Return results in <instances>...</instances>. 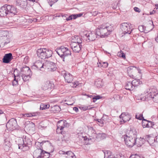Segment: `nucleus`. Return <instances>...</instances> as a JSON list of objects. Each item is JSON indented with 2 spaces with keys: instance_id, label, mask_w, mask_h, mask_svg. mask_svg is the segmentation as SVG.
I'll use <instances>...</instances> for the list:
<instances>
[{
  "instance_id": "a878e982",
  "label": "nucleus",
  "mask_w": 158,
  "mask_h": 158,
  "mask_svg": "<svg viewBox=\"0 0 158 158\" xmlns=\"http://www.w3.org/2000/svg\"><path fill=\"white\" fill-rule=\"evenodd\" d=\"M106 134L104 133L96 134L93 140L94 141L95 140L99 141L101 140L104 139L106 138Z\"/></svg>"
},
{
  "instance_id": "c756f323",
  "label": "nucleus",
  "mask_w": 158,
  "mask_h": 158,
  "mask_svg": "<svg viewBox=\"0 0 158 158\" xmlns=\"http://www.w3.org/2000/svg\"><path fill=\"white\" fill-rule=\"evenodd\" d=\"M145 139L141 138L139 139H137L136 144L138 147H140L142 146L143 144Z\"/></svg>"
},
{
  "instance_id": "dca6fc26",
  "label": "nucleus",
  "mask_w": 158,
  "mask_h": 158,
  "mask_svg": "<svg viewBox=\"0 0 158 158\" xmlns=\"http://www.w3.org/2000/svg\"><path fill=\"white\" fill-rule=\"evenodd\" d=\"M85 35L87 37L88 40L91 41L94 40L97 38V34L96 32L95 33L94 31L87 32L85 31L84 32Z\"/></svg>"
},
{
  "instance_id": "473e14b6",
  "label": "nucleus",
  "mask_w": 158,
  "mask_h": 158,
  "mask_svg": "<svg viewBox=\"0 0 158 158\" xmlns=\"http://www.w3.org/2000/svg\"><path fill=\"white\" fill-rule=\"evenodd\" d=\"M131 82L134 88L135 87L138 86L142 83V82L140 81L139 79L134 80Z\"/></svg>"
},
{
  "instance_id": "6ab92c4d",
  "label": "nucleus",
  "mask_w": 158,
  "mask_h": 158,
  "mask_svg": "<svg viewBox=\"0 0 158 158\" xmlns=\"http://www.w3.org/2000/svg\"><path fill=\"white\" fill-rule=\"evenodd\" d=\"M82 45L80 44L72 43L71 44V48L75 53H79L81 51Z\"/></svg>"
},
{
  "instance_id": "5701e85b",
  "label": "nucleus",
  "mask_w": 158,
  "mask_h": 158,
  "mask_svg": "<svg viewBox=\"0 0 158 158\" xmlns=\"http://www.w3.org/2000/svg\"><path fill=\"white\" fill-rule=\"evenodd\" d=\"M64 77L65 81L68 83H71L73 80V76L70 73L68 72H65L64 75Z\"/></svg>"
},
{
  "instance_id": "37998d69",
  "label": "nucleus",
  "mask_w": 158,
  "mask_h": 158,
  "mask_svg": "<svg viewBox=\"0 0 158 158\" xmlns=\"http://www.w3.org/2000/svg\"><path fill=\"white\" fill-rule=\"evenodd\" d=\"M80 108L83 111H86L88 110H90L93 108H94L93 107H91L90 106H84L83 107H80Z\"/></svg>"
},
{
  "instance_id": "20e7f679",
  "label": "nucleus",
  "mask_w": 158,
  "mask_h": 158,
  "mask_svg": "<svg viewBox=\"0 0 158 158\" xmlns=\"http://www.w3.org/2000/svg\"><path fill=\"white\" fill-rule=\"evenodd\" d=\"M112 29V26L110 25L108 26L106 24H104L99 26L95 31L97 35L103 38L110 35Z\"/></svg>"
},
{
  "instance_id": "6e6552de",
  "label": "nucleus",
  "mask_w": 158,
  "mask_h": 158,
  "mask_svg": "<svg viewBox=\"0 0 158 158\" xmlns=\"http://www.w3.org/2000/svg\"><path fill=\"white\" fill-rule=\"evenodd\" d=\"M18 125L16 119L14 118L10 119L6 125V127L8 130L13 131L17 128Z\"/></svg>"
},
{
  "instance_id": "69168bd1",
  "label": "nucleus",
  "mask_w": 158,
  "mask_h": 158,
  "mask_svg": "<svg viewBox=\"0 0 158 158\" xmlns=\"http://www.w3.org/2000/svg\"><path fill=\"white\" fill-rule=\"evenodd\" d=\"M155 138V142H156L158 143V135L156 136Z\"/></svg>"
},
{
  "instance_id": "603ef678",
  "label": "nucleus",
  "mask_w": 158,
  "mask_h": 158,
  "mask_svg": "<svg viewBox=\"0 0 158 158\" xmlns=\"http://www.w3.org/2000/svg\"><path fill=\"white\" fill-rule=\"evenodd\" d=\"M100 65H102L101 67L103 68H106L108 66V64L107 62H104L102 63H99Z\"/></svg>"
},
{
  "instance_id": "3c124183",
  "label": "nucleus",
  "mask_w": 158,
  "mask_h": 158,
  "mask_svg": "<svg viewBox=\"0 0 158 158\" xmlns=\"http://www.w3.org/2000/svg\"><path fill=\"white\" fill-rule=\"evenodd\" d=\"M63 129L59 128L58 127H57V128L56 130V132L57 134H62V130Z\"/></svg>"
},
{
  "instance_id": "2eb2a0df",
  "label": "nucleus",
  "mask_w": 158,
  "mask_h": 158,
  "mask_svg": "<svg viewBox=\"0 0 158 158\" xmlns=\"http://www.w3.org/2000/svg\"><path fill=\"white\" fill-rule=\"evenodd\" d=\"M23 141L24 148L23 149H24L25 151L28 150L32 144V139L28 137H26Z\"/></svg>"
},
{
  "instance_id": "4be33fe9",
  "label": "nucleus",
  "mask_w": 158,
  "mask_h": 158,
  "mask_svg": "<svg viewBox=\"0 0 158 158\" xmlns=\"http://www.w3.org/2000/svg\"><path fill=\"white\" fill-rule=\"evenodd\" d=\"M69 126V124L67 121L64 120H60L57 123V127L61 128H63L65 127Z\"/></svg>"
},
{
  "instance_id": "bf43d9fd",
  "label": "nucleus",
  "mask_w": 158,
  "mask_h": 158,
  "mask_svg": "<svg viewBox=\"0 0 158 158\" xmlns=\"http://www.w3.org/2000/svg\"><path fill=\"white\" fill-rule=\"evenodd\" d=\"M134 10L136 12H139L140 11V9L139 8L136 7H135L134 8Z\"/></svg>"
},
{
  "instance_id": "49530a36",
  "label": "nucleus",
  "mask_w": 158,
  "mask_h": 158,
  "mask_svg": "<svg viewBox=\"0 0 158 158\" xmlns=\"http://www.w3.org/2000/svg\"><path fill=\"white\" fill-rule=\"evenodd\" d=\"M58 1V0H47L48 2L51 6H52L53 4L56 2Z\"/></svg>"
},
{
  "instance_id": "f704fd0d",
  "label": "nucleus",
  "mask_w": 158,
  "mask_h": 158,
  "mask_svg": "<svg viewBox=\"0 0 158 158\" xmlns=\"http://www.w3.org/2000/svg\"><path fill=\"white\" fill-rule=\"evenodd\" d=\"M142 125L143 128L148 127V121L143 119L142 121Z\"/></svg>"
},
{
  "instance_id": "e2e57ef3",
  "label": "nucleus",
  "mask_w": 158,
  "mask_h": 158,
  "mask_svg": "<svg viewBox=\"0 0 158 158\" xmlns=\"http://www.w3.org/2000/svg\"><path fill=\"white\" fill-rule=\"evenodd\" d=\"M74 110L76 112H77L78 111V109L76 107H74L73 108Z\"/></svg>"
},
{
  "instance_id": "ea45409f",
  "label": "nucleus",
  "mask_w": 158,
  "mask_h": 158,
  "mask_svg": "<svg viewBox=\"0 0 158 158\" xmlns=\"http://www.w3.org/2000/svg\"><path fill=\"white\" fill-rule=\"evenodd\" d=\"M154 98H153V102L158 103V93H156V92L154 93Z\"/></svg>"
},
{
  "instance_id": "bb28decb",
  "label": "nucleus",
  "mask_w": 158,
  "mask_h": 158,
  "mask_svg": "<svg viewBox=\"0 0 158 158\" xmlns=\"http://www.w3.org/2000/svg\"><path fill=\"white\" fill-rule=\"evenodd\" d=\"M83 15V13H80L77 14H73L69 16L67 18H66V20L67 21H69L72 20L73 19H76L78 17H80Z\"/></svg>"
},
{
  "instance_id": "2f4dec72",
  "label": "nucleus",
  "mask_w": 158,
  "mask_h": 158,
  "mask_svg": "<svg viewBox=\"0 0 158 158\" xmlns=\"http://www.w3.org/2000/svg\"><path fill=\"white\" fill-rule=\"evenodd\" d=\"M65 157L67 158H76V156L73 152L71 151H68L66 152Z\"/></svg>"
},
{
  "instance_id": "f03ea898",
  "label": "nucleus",
  "mask_w": 158,
  "mask_h": 158,
  "mask_svg": "<svg viewBox=\"0 0 158 158\" xmlns=\"http://www.w3.org/2000/svg\"><path fill=\"white\" fill-rule=\"evenodd\" d=\"M17 13V9L13 6L6 4L0 8V15L4 17L8 15L12 17Z\"/></svg>"
},
{
  "instance_id": "c85d7f7f",
  "label": "nucleus",
  "mask_w": 158,
  "mask_h": 158,
  "mask_svg": "<svg viewBox=\"0 0 158 158\" xmlns=\"http://www.w3.org/2000/svg\"><path fill=\"white\" fill-rule=\"evenodd\" d=\"M46 150H48V152H46L43 149V152H42V154H41V158H48L50 156V153L52 152L53 151V150L51 151L48 150V149Z\"/></svg>"
},
{
  "instance_id": "864d4df0",
  "label": "nucleus",
  "mask_w": 158,
  "mask_h": 158,
  "mask_svg": "<svg viewBox=\"0 0 158 158\" xmlns=\"http://www.w3.org/2000/svg\"><path fill=\"white\" fill-rule=\"evenodd\" d=\"M19 79L17 78V80H16L15 77H14V80L12 82V84L13 85H16L18 84V80Z\"/></svg>"
},
{
  "instance_id": "6e6d98bb",
  "label": "nucleus",
  "mask_w": 158,
  "mask_h": 158,
  "mask_svg": "<svg viewBox=\"0 0 158 158\" xmlns=\"http://www.w3.org/2000/svg\"><path fill=\"white\" fill-rule=\"evenodd\" d=\"M62 16H63V14H55L54 15L53 18H56V17H60Z\"/></svg>"
},
{
  "instance_id": "4c0bfd02",
  "label": "nucleus",
  "mask_w": 158,
  "mask_h": 158,
  "mask_svg": "<svg viewBox=\"0 0 158 158\" xmlns=\"http://www.w3.org/2000/svg\"><path fill=\"white\" fill-rule=\"evenodd\" d=\"M49 107V105L42 104L40 106V110H43L48 108Z\"/></svg>"
},
{
  "instance_id": "cd10ccee",
  "label": "nucleus",
  "mask_w": 158,
  "mask_h": 158,
  "mask_svg": "<svg viewBox=\"0 0 158 158\" xmlns=\"http://www.w3.org/2000/svg\"><path fill=\"white\" fill-rule=\"evenodd\" d=\"M145 140H146L150 145H152L155 142L154 137L150 135H146L145 138Z\"/></svg>"
},
{
  "instance_id": "72a5a7b5",
  "label": "nucleus",
  "mask_w": 158,
  "mask_h": 158,
  "mask_svg": "<svg viewBox=\"0 0 158 158\" xmlns=\"http://www.w3.org/2000/svg\"><path fill=\"white\" fill-rule=\"evenodd\" d=\"M21 77L20 72L19 71V70L17 69H15L14 71V77L16 78V77H18L19 78H20Z\"/></svg>"
},
{
  "instance_id": "1a4fd4ad",
  "label": "nucleus",
  "mask_w": 158,
  "mask_h": 158,
  "mask_svg": "<svg viewBox=\"0 0 158 158\" xmlns=\"http://www.w3.org/2000/svg\"><path fill=\"white\" fill-rule=\"evenodd\" d=\"M156 90L154 89H148L145 91V94L148 93V94L145 96V100L147 101H153V98L154 95V93Z\"/></svg>"
},
{
  "instance_id": "ddd939ff",
  "label": "nucleus",
  "mask_w": 158,
  "mask_h": 158,
  "mask_svg": "<svg viewBox=\"0 0 158 158\" xmlns=\"http://www.w3.org/2000/svg\"><path fill=\"white\" fill-rule=\"evenodd\" d=\"M54 87L53 83L49 81H47L43 82L41 85V89L44 90H51Z\"/></svg>"
},
{
  "instance_id": "09e8293b",
  "label": "nucleus",
  "mask_w": 158,
  "mask_h": 158,
  "mask_svg": "<svg viewBox=\"0 0 158 158\" xmlns=\"http://www.w3.org/2000/svg\"><path fill=\"white\" fill-rule=\"evenodd\" d=\"M52 109L54 111H60V108L58 106H54L52 107Z\"/></svg>"
},
{
  "instance_id": "f8f14e48",
  "label": "nucleus",
  "mask_w": 158,
  "mask_h": 158,
  "mask_svg": "<svg viewBox=\"0 0 158 158\" xmlns=\"http://www.w3.org/2000/svg\"><path fill=\"white\" fill-rule=\"evenodd\" d=\"M8 34V32L7 31L0 30V40L1 41V44H2L5 45L8 44L7 35Z\"/></svg>"
},
{
  "instance_id": "9d476101",
  "label": "nucleus",
  "mask_w": 158,
  "mask_h": 158,
  "mask_svg": "<svg viewBox=\"0 0 158 158\" xmlns=\"http://www.w3.org/2000/svg\"><path fill=\"white\" fill-rule=\"evenodd\" d=\"M45 63H42L40 60L36 61L31 66V68L32 69H39L42 71H44Z\"/></svg>"
},
{
  "instance_id": "052dcab7",
  "label": "nucleus",
  "mask_w": 158,
  "mask_h": 158,
  "mask_svg": "<svg viewBox=\"0 0 158 158\" xmlns=\"http://www.w3.org/2000/svg\"><path fill=\"white\" fill-rule=\"evenodd\" d=\"M66 152H64L62 150H60L59 152V153L60 154H65L66 155Z\"/></svg>"
},
{
  "instance_id": "680f3d73",
  "label": "nucleus",
  "mask_w": 158,
  "mask_h": 158,
  "mask_svg": "<svg viewBox=\"0 0 158 158\" xmlns=\"http://www.w3.org/2000/svg\"><path fill=\"white\" fill-rule=\"evenodd\" d=\"M92 15H93L95 16L98 14V11H95L94 12H92Z\"/></svg>"
},
{
  "instance_id": "c03bdc74",
  "label": "nucleus",
  "mask_w": 158,
  "mask_h": 158,
  "mask_svg": "<svg viewBox=\"0 0 158 158\" xmlns=\"http://www.w3.org/2000/svg\"><path fill=\"white\" fill-rule=\"evenodd\" d=\"M138 29L141 32H145V27L143 25L139 26L138 27Z\"/></svg>"
},
{
  "instance_id": "f257e3e1",
  "label": "nucleus",
  "mask_w": 158,
  "mask_h": 158,
  "mask_svg": "<svg viewBox=\"0 0 158 158\" xmlns=\"http://www.w3.org/2000/svg\"><path fill=\"white\" fill-rule=\"evenodd\" d=\"M17 13V9L13 6L6 4L0 8V15L4 17L8 15L12 17Z\"/></svg>"
},
{
  "instance_id": "39448f33",
  "label": "nucleus",
  "mask_w": 158,
  "mask_h": 158,
  "mask_svg": "<svg viewBox=\"0 0 158 158\" xmlns=\"http://www.w3.org/2000/svg\"><path fill=\"white\" fill-rule=\"evenodd\" d=\"M35 146L37 148L33 152V156L35 158H41L43 149H46V147L52 148L49 143L48 142L43 141L40 143L37 142L35 143Z\"/></svg>"
},
{
  "instance_id": "de8ad7c7",
  "label": "nucleus",
  "mask_w": 158,
  "mask_h": 158,
  "mask_svg": "<svg viewBox=\"0 0 158 158\" xmlns=\"http://www.w3.org/2000/svg\"><path fill=\"white\" fill-rule=\"evenodd\" d=\"M82 38H81L79 36H77V41L73 43L76 44V43H78V44H81L82 43V41L81 40Z\"/></svg>"
},
{
  "instance_id": "7ed1b4c3",
  "label": "nucleus",
  "mask_w": 158,
  "mask_h": 158,
  "mask_svg": "<svg viewBox=\"0 0 158 158\" xmlns=\"http://www.w3.org/2000/svg\"><path fill=\"white\" fill-rule=\"evenodd\" d=\"M125 143L127 146L132 147L136 144L137 132L135 130H130L128 135H124Z\"/></svg>"
},
{
  "instance_id": "58836bf2",
  "label": "nucleus",
  "mask_w": 158,
  "mask_h": 158,
  "mask_svg": "<svg viewBox=\"0 0 158 158\" xmlns=\"http://www.w3.org/2000/svg\"><path fill=\"white\" fill-rule=\"evenodd\" d=\"M104 119V117H103L101 119H98L96 121L99 123H98L99 125L101 127H102L103 125V120Z\"/></svg>"
},
{
  "instance_id": "4468645a",
  "label": "nucleus",
  "mask_w": 158,
  "mask_h": 158,
  "mask_svg": "<svg viewBox=\"0 0 158 158\" xmlns=\"http://www.w3.org/2000/svg\"><path fill=\"white\" fill-rule=\"evenodd\" d=\"M120 28L123 31V33L124 34H129L132 30H131L130 31V26L127 23H123L121 24L120 25Z\"/></svg>"
},
{
  "instance_id": "423d86ee",
  "label": "nucleus",
  "mask_w": 158,
  "mask_h": 158,
  "mask_svg": "<svg viewBox=\"0 0 158 158\" xmlns=\"http://www.w3.org/2000/svg\"><path fill=\"white\" fill-rule=\"evenodd\" d=\"M56 52L64 61H67V57L71 55L70 50L68 48L64 46H61L59 48L56 49Z\"/></svg>"
},
{
  "instance_id": "8fccbe9b",
  "label": "nucleus",
  "mask_w": 158,
  "mask_h": 158,
  "mask_svg": "<svg viewBox=\"0 0 158 158\" xmlns=\"http://www.w3.org/2000/svg\"><path fill=\"white\" fill-rule=\"evenodd\" d=\"M102 98V97L99 95L95 96L94 97H93L92 100L93 102H95L97 100L99 99Z\"/></svg>"
},
{
  "instance_id": "79ce46f5",
  "label": "nucleus",
  "mask_w": 158,
  "mask_h": 158,
  "mask_svg": "<svg viewBox=\"0 0 158 158\" xmlns=\"http://www.w3.org/2000/svg\"><path fill=\"white\" fill-rule=\"evenodd\" d=\"M135 117L136 118L140 120H142V121L143 120V119H145L144 118L143 116V114H139L138 115V114H136L135 115Z\"/></svg>"
},
{
  "instance_id": "0e129e2a",
  "label": "nucleus",
  "mask_w": 158,
  "mask_h": 158,
  "mask_svg": "<svg viewBox=\"0 0 158 158\" xmlns=\"http://www.w3.org/2000/svg\"><path fill=\"white\" fill-rule=\"evenodd\" d=\"M67 16H68V15L66 14H65L64 15H63V16H61L63 18V19H66V18H67Z\"/></svg>"
},
{
  "instance_id": "b1692460",
  "label": "nucleus",
  "mask_w": 158,
  "mask_h": 158,
  "mask_svg": "<svg viewBox=\"0 0 158 158\" xmlns=\"http://www.w3.org/2000/svg\"><path fill=\"white\" fill-rule=\"evenodd\" d=\"M12 59V55L11 53L6 54L2 59L3 62L4 63H9Z\"/></svg>"
},
{
  "instance_id": "774afa93",
  "label": "nucleus",
  "mask_w": 158,
  "mask_h": 158,
  "mask_svg": "<svg viewBox=\"0 0 158 158\" xmlns=\"http://www.w3.org/2000/svg\"><path fill=\"white\" fill-rule=\"evenodd\" d=\"M115 97L116 98H118L119 99H120V97L119 95H115Z\"/></svg>"
},
{
  "instance_id": "0eeeda50",
  "label": "nucleus",
  "mask_w": 158,
  "mask_h": 158,
  "mask_svg": "<svg viewBox=\"0 0 158 158\" xmlns=\"http://www.w3.org/2000/svg\"><path fill=\"white\" fill-rule=\"evenodd\" d=\"M37 56L41 59H45L52 56V51L46 48L39 49L36 52Z\"/></svg>"
},
{
  "instance_id": "f3484780",
  "label": "nucleus",
  "mask_w": 158,
  "mask_h": 158,
  "mask_svg": "<svg viewBox=\"0 0 158 158\" xmlns=\"http://www.w3.org/2000/svg\"><path fill=\"white\" fill-rule=\"evenodd\" d=\"M20 74L21 76L31 74V70L29 67L26 66H24L21 68Z\"/></svg>"
},
{
  "instance_id": "c9c22d12",
  "label": "nucleus",
  "mask_w": 158,
  "mask_h": 158,
  "mask_svg": "<svg viewBox=\"0 0 158 158\" xmlns=\"http://www.w3.org/2000/svg\"><path fill=\"white\" fill-rule=\"evenodd\" d=\"M23 116L25 117H31L35 116L36 115V114L35 113H28L26 114H22Z\"/></svg>"
},
{
  "instance_id": "aec40b11",
  "label": "nucleus",
  "mask_w": 158,
  "mask_h": 158,
  "mask_svg": "<svg viewBox=\"0 0 158 158\" xmlns=\"http://www.w3.org/2000/svg\"><path fill=\"white\" fill-rule=\"evenodd\" d=\"M119 118H122V120H121V122H123L125 123L128 121L131 118V116L128 113L122 114L120 116Z\"/></svg>"
},
{
  "instance_id": "9b49d317",
  "label": "nucleus",
  "mask_w": 158,
  "mask_h": 158,
  "mask_svg": "<svg viewBox=\"0 0 158 158\" xmlns=\"http://www.w3.org/2000/svg\"><path fill=\"white\" fill-rule=\"evenodd\" d=\"M44 70L47 69L49 71H54L56 69V65L54 63L49 61H47L45 62Z\"/></svg>"
},
{
  "instance_id": "a18cd8bd",
  "label": "nucleus",
  "mask_w": 158,
  "mask_h": 158,
  "mask_svg": "<svg viewBox=\"0 0 158 158\" xmlns=\"http://www.w3.org/2000/svg\"><path fill=\"white\" fill-rule=\"evenodd\" d=\"M95 84L97 87H100L102 86V82L100 80H98L95 81Z\"/></svg>"
},
{
  "instance_id": "7c9ffc66",
  "label": "nucleus",
  "mask_w": 158,
  "mask_h": 158,
  "mask_svg": "<svg viewBox=\"0 0 158 158\" xmlns=\"http://www.w3.org/2000/svg\"><path fill=\"white\" fill-rule=\"evenodd\" d=\"M125 87L126 89L129 90H132L134 88L131 82H127Z\"/></svg>"
},
{
  "instance_id": "338daca9",
  "label": "nucleus",
  "mask_w": 158,
  "mask_h": 158,
  "mask_svg": "<svg viewBox=\"0 0 158 158\" xmlns=\"http://www.w3.org/2000/svg\"><path fill=\"white\" fill-rule=\"evenodd\" d=\"M135 68H136L138 71V73H141V70L139 69V68H137L136 67H135Z\"/></svg>"
},
{
  "instance_id": "5fc2aeb1",
  "label": "nucleus",
  "mask_w": 158,
  "mask_h": 158,
  "mask_svg": "<svg viewBox=\"0 0 158 158\" xmlns=\"http://www.w3.org/2000/svg\"><path fill=\"white\" fill-rule=\"evenodd\" d=\"M130 158H141L138 155H132L130 157Z\"/></svg>"
},
{
  "instance_id": "393cba45",
  "label": "nucleus",
  "mask_w": 158,
  "mask_h": 158,
  "mask_svg": "<svg viewBox=\"0 0 158 158\" xmlns=\"http://www.w3.org/2000/svg\"><path fill=\"white\" fill-rule=\"evenodd\" d=\"M88 134L90 139L93 140L96 134L94 129L92 127H90L88 129Z\"/></svg>"
},
{
  "instance_id": "412c9836",
  "label": "nucleus",
  "mask_w": 158,
  "mask_h": 158,
  "mask_svg": "<svg viewBox=\"0 0 158 158\" xmlns=\"http://www.w3.org/2000/svg\"><path fill=\"white\" fill-rule=\"evenodd\" d=\"M16 142L18 145L19 149L25 151L24 149H23L24 148L23 139L22 138H18L16 140Z\"/></svg>"
},
{
  "instance_id": "13d9d810",
  "label": "nucleus",
  "mask_w": 158,
  "mask_h": 158,
  "mask_svg": "<svg viewBox=\"0 0 158 158\" xmlns=\"http://www.w3.org/2000/svg\"><path fill=\"white\" fill-rule=\"evenodd\" d=\"M120 53L121 54H119V53H118V54L119 55V56H120V57H122L124 59L125 58V55L124 53L121 52Z\"/></svg>"
},
{
  "instance_id": "a19ab883",
  "label": "nucleus",
  "mask_w": 158,
  "mask_h": 158,
  "mask_svg": "<svg viewBox=\"0 0 158 158\" xmlns=\"http://www.w3.org/2000/svg\"><path fill=\"white\" fill-rule=\"evenodd\" d=\"M6 118L5 114L2 111L0 110V121L2 119L5 120Z\"/></svg>"
},
{
  "instance_id": "4d7b16f0",
  "label": "nucleus",
  "mask_w": 158,
  "mask_h": 158,
  "mask_svg": "<svg viewBox=\"0 0 158 158\" xmlns=\"http://www.w3.org/2000/svg\"><path fill=\"white\" fill-rule=\"evenodd\" d=\"M154 125L153 122L148 121V127H152V126Z\"/></svg>"
},
{
  "instance_id": "a211bd4d",
  "label": "nucleus",
  "mask_w": 158,
  "mask_h": 158,
  "mask_svg": "<svg viewBox=\"0 0 158 158\" xmlns=\"http://www.w3.org/2000/svg\"><path fill=\"white\" fill-rule=\"evenodd\" d=\"M27 1L32 2H35V0H18L17 5L23 8H25L27 4Z\"/></svg>"
},
{
  "instance_id": "e433bc0d",
  "label": "nucleus",
  "mask_w": 158,
  "mask_h": 158,
  "mask_svg": "<svg viewBox=\"0 0 158 158\" xmlns=\"http://www.w3.org/2000/svg\"><path fill=\"white\" fill-rule=\"evenodd\" d=\"M30 75L31 74L26 75L24 76H21V77H22V78L24 81H28L31 77Z\"/></svg>"
}]
</instances>
